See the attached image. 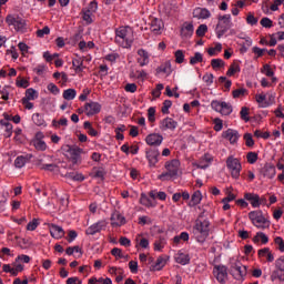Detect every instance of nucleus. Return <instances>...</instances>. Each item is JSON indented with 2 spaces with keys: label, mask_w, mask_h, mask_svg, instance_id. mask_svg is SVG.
<instances>
[{
  "label": "nucleus",
  "mask_w": 284,
  "mask_h": 284,
  "mask_svg": "<svg viewBox=\"0 0 284 284\" xmlns=\"http://www.w3.org/2000/svg\"><path fill=\"white\" fill-rule=\"evenodd\" d=\"M115 43L121 48H132V43H134V32L132 28L120 27L115 29Z\"/></svg>",
  "instance_id": "1"
},
{
  "label": "nucleus",
  "mask_w": 284,
  "mask_h": 284,
  "mask_svg": "<svg viewBox=\"0 0 284 284\" xmlns=\"http://www.w3.org/2000/svg\"><path fill=\"white\" fill-rule=\"evenodd\" d=\"M193 236L200 245H203L207 241V236H210V221L199 217L193 226Z\"/></svg>",
  "instance_id": "2"
},
{
  "label": "nucleus",
  "mask_w": 284,
  "mask_h": 284,
  "mask_svg": "<svg viewBox=\"0 0 284 284\" xmlns=\"http://www.w3.org/2000/svg\"><path fill=\"white\" fill-rule=\"evenodd\" d=\"M233 26L234 23H232L231 14L219 16L217 24L215 28L217 39H222V37L227 32V30H231Z\"/></svg>",
  "instance_id": "3"
},
{
  "label": "nucleus",
  "mask_w": 284,
  "mask_h": 284,
  "mask_svg": "<svg viewBox=\"0 0 284 284\" xmlns=\"http://www.w3.org/2000/svg\"><path fill=\"white\" fill-rule=\"evenodd\" d=\"M179 168H181V162L179 160H172L165 163L166 172L160 174L158 179L160 181H168V179H172L179 174Z\"/></svg>",
  "instance_id": "4"
},
{
  "label": "nucleus",
  "mask_w": 284,
  "mask_h": 284,
  "mask_svg": "<svg viewBox=\"0 0 284 284\" xmlns=\"http://www.w3.org/2000/svg\"><path fill=\"white\" fill-rule=\"evenodd\" d=\"M63 150L70 154V159L73 165H81L83 161V154H85L83 149L77 145H65Z\"/></svg>",
  "instance_id": "5"
},
{
  "label": "nucleus",
  "mask_w": 284,
  "mask_h": 284,
  "mask_svg": "<svg viewBox=\"0 0 284 284\" xmlns=\"http://www.w3.org/2000/svg\"><path fill=\"white\" fill-rule=\"evenodd\" d=\"M226 168L230 170L232 179H239L241 176V170H243V166L239 159L230 155L226 159Z\"/></svg>",
  "instance_id": "6"
},
{
  "label": "nucleus",
  "mask_w": 284,
  "mask_h": 284,
  "mask_svg": "<svg viewBox=\"0 0 284 284\" xmlns=\"http://www.w3.org/2000/svg\"><path fill=\"white\" fill-rule=\"evenodd\" d=\"M6 23H8V26H13L17 32H23L24 30H28V23L23 18L19 16L8 14L6 18Z\"/></svg>",
  "instance_id": "7"
},
{
  "label": "nucleus",
  "mask_w": 284,
  "mask_h": 284,
  "mask_svg": "<svg viewBox=\"0 0 284 284\" xmlns=\"http://www.w3.org/2000/svg\"><path fill=\"white\" fill-rule=\"evenodd\" d=\"M145 156L150 168H156V163H159V156H161V151H159L158 148H149L145 150Z\"/></svg>",
  "instance_id": "8"
},
{
  "label": "nucleus",
  "mask_w": 284,
  "mask_h": 284,
  "mask_svg": "<svg viewBox=\"0 0 284 284\" xmlns=\"http://www.w3.org/2000/svg\"><path fill=\"white\" fill-rule=\"evenodd\" d=\"M105 227H108V222H105V220H100V221L93 223L92 225H90L85 230V234H87V236H94V234H101V232H103V230H105Z\"/></svg>",
  "instance_id": "9"
},
{
  "label": "nucleus",
  "mask_w": 284,
  "mask_h": 284,
  "mask_svg": "<svg viewBox=\"0 0 284 284\" xmlns=\"http://www.w3.org/2000/svg\"><path fill=\"white\" fill-rule=\"evenodd\" d=\"M232 272H234V278L241 281L247 276V266L242 265L241 262H235L231 265Z\"/></svg>",
  "instance_id": "10"
},
{
  "label": "nucleus",
  "mask_w": 284,
  "mask_h": 284,
  "mask_svg": "<svg viewBox=\"0 0 284 284\" xmlns=\"http://www.w3.org/2000/svg\"><path fill=\"white\" fill-rule=\"evenodd\" d=\"M110 221L112 227H122V225H125V223H128L125 216H123V214H121V212L119 211L112 212Z\"/></svg>",
  "instance_id": "11"
},
{
  "label": "nucleus",
  "mask_w": 284,
  "mask_h": 284,
  "mask_svg": "<svg viewBox=\"0 0 284 284\" xmlns=\"http://www.w3.org/2000/svg\"><path fill=\"white\" fill-rule=\"evenodd\" d=\"M101 112V104L99 102H87L84 104V113L87 116H94V114H99Z\"/></svg>",
  "instance_id": "12"
},
{
  "label": "nucleus",
  "mask_w": 284,
  "mask_h": 284,
  "mask_svg": "<svg viewBox=\"0 0 284 284\" xmlns=\"http://www.w3.org/2000/svg\"><path fill=\"white\" fill-rule=\"evenodd\" d=\"M145 143L151 148H159V145L163 143V135L159 133H151L145 138Z\"/></svg>",
  "instance_id": "13"
},
{
  "label": "nucleus",
  "mask_w": 284,
  "mask_h": 284,
  "mask_svg": "<svg viewBox=\"0 0 284 284\" xmlns=\"http://www.w3.org/2000/svg\"><path fill=\"white\" fill-rule=\"evenodd\" d=\"M179 128V122L174 121L172 118H165L160 122V130L165 132V130H171L174 132Z\"/></svg>",
  "instance_id": "14"
},
{
  "label": "nucleus",
  "mask_w": 284,
  "mask_h": 284,
  "mask_svg": "<svg viewBox=\"0 0 284 284\" xmlns=\"http://www.w3.org/2000/svg\"><path fill=\"white\" fill-rule=\"evenodd\" d=\"M136 61L140 68H145L150 63V53L145 49L138 50Z\"/></svg>",
  "instance_id": "15"
},
{
  "label": "nucleus",
  "mask_w": 284,
  "mask_h": 284,
  "mask_svg": "<svg viewBox=\"0 0 284 284\" xmlns=\"http://www.w3.org/2000/svg\"><path fill=\"white\" fill-rule=\"evenodd\" d=\"M49 231L52 236V239H63L65 236V231L63 227L57 225V224H50L49 225Z\"/></svg>",
  "instance_id": "16"
},
{
  "label": "nucleus",
  "mask_w": 284,
  "mask_h": 284,
  "mask_svg": "<svg viewBox=\"0 0 284 284\" xmlns=\"http://www.w3.org/2000/svg\"><path fill=\"white\" fill-rule=\"evenodd\" d=\"M194 34V24L192 22H185L181 28V37L182 39H192Z\"/></svg>",
  "instance_id": "17"
},
{
  "label": "nucleus",
  "mask_w": 284,
  "mask_h": 284,
  "mask_svg": "<svg viewBox=\"0 0 284 284\" xmlns=\"http://www.w3.org/2000/svg\"><path fill=\"white\" fill-rule=\"evenodd\" d=\"M248 219L252 221L253 225L256 223H265V221H267L263 215V211H251L248 213Z\"/></svg>",
  "instance_id": "18"
},
{
  "label": "nucleus",
  "mask_w": 284,
  "mask_h": 284,
  "mask_svg": "<svg viewBox=\"0 0 284 284\" xmlns=\"http://www.w3.org/2000/svg\"><path fill=\"white\" fill-rule=\"evenodd\" d=\"M244 200L248 201L252 207H261V196L256 193H244Z\"/></svg>",
  "instance_id": "19"
},
{
  "label": "nucleus",
  "mask_w": 284,
  "mask_h": 284,
  "mask_svg": "<svg viewBox=\"0 0 284 284\" xmlns=\"http://www.w3.org/2000/svg\"><path fill=\"white\" fill-rule=\"evenodd\" d=\"M193 17L195 19H210L212 13L206 8L197 7L193 10Z\"/></svg>",
  "instance_id": "20"
},
{
  "label": "nucleus",
  "mask_w": 284,
  "mask_h": 284,
  "mask_svg": "<svg viewBox=\"0 0 284 284\" xmlns=\"http://www.w3.org/2000/svg\"><path fill=\"white\" fill-rule=\"evenodd\" d=\"M241 135H239V131L233 130V129H229L226 131L223 132V138L227 139V141H230V143L234 144L239 141V138Z\"/></svg>",
  "instance_id": "21"
},
{
  "label": "nucleus",
  "mask_w": 284,
  "mask_h": 284,
  "mask_svg": "<svg viewBox=\"0 0 284 284\" xmlns=\"http://www.w3.org/2000/svg\"><path fill=\"white\" fill-rule=\"evenodd\" d=\"M164 23L163 20L153 18L151 21V32L153 34H161V30H163Z\"/></svg>",
  "instance_id": "22"
},
{
  "label": "nucleus",
  "mask_w": 284,
  "mask_h": 284,
  "mask_svg": "<svg viewBox=\"0 0 284 284\" xmlns=\"http://www.w3.org/2000/svg\"><path fill=\"white\" fill-rule=\"evenodd\" d=\"M258 258H266L268 263H274V254L270 251V247H264L257 251Z\"/></svg>",
  "instance_id": "23"
},
{
  "label": "nucleus",
  "mask_w": 284,
  "mask_h": 284,
  "mask_svg": "<svg viewBox=\"0 0 284 284\" xmlns=\"http://www.w3.org/2000/svg\"><path fill=\"white\" fill-rule=\"evenodd\" d=\"M84 59L79 57V54H75V58L72 60V67L74 68V71L77 74L83 72L85 70V67L83 65Z\"/></svg>",
  "instance_id": "24"
},
{
  "label": "nucleus",
  "mask_w": 284,
  "mask_h": 284,
  "mask_svg": "<svg viewBox=\"0 0 284 284\" xmlns=\"http://www.w3.org/2000/svg\"><path fill=\"white\" fill-rule=\"evenodd\" d=\"M214 270H216V280L219 283H223L227 277V267L224 265H217L214 266Z\"/></svg>",
  "instance_id": "25"
},
{
  "label": "nucleus",
  "mask_w": 284,
  "mask_h": 284,
  "mask_svg": "<svg viewBox=\"0 0 284 284\" xmlns=\"http://www.w3.org/2000/svg\"><path fill=\"white\" fill-rule=\"evenodd\" d=\"M156 74H166V77H170L172 74V63L170 61L162 63L156 69Z\"/></svg>",
  "instance_id": "26"
},
{
  "label": "nucleus",
  "mask_w": 284,
  "mask_h": 284,
  "mask_svg": "<svg viewBox=\"0 0 284 284\" xmlns=\"http://www.w3.org/2000/svg\"><path fill=\"white\" fill-rule=\"evenodd\" d=\"M31 145H33V148L38 152H45V150H48V144L45 143V141L38 138L31 142Z\"/></svg>",
  "instance_id": "27"
},
{
  "label": "nucleus",
  "mask_w": 284,
  "mask_h": 284,
  "mask_svg": "<svg viewBox=\"0 0 284 284\" xmlns=\"http://www.w3.org/2000/svg\"><path fill=\"white\" fill-rule=\"evenodd\" d=\"M201 201H203V194L201 193V191H195L191 196V201L189 202V205L190 207H194L199 205Z\"/></svg>",
  "instance_id": "28"
},
{
  "label": "nucleus",
  "mask_w": 284,
  "mask_h": 284,
  "mask_svg": "<svg viewBox=\"0 0 284 284\" xmlns=\"http://www.w3.org/2000/svg\"><path fill=\"white\" fill-rule=\"evenodd\" d=\"M253 243H262V245H267V243H270V237H267L263 232H257L253 237Z\"/></svg>",
  "instance_id": "29"
},
{
  "label": "nucleus",
  "mask_w": 284,
  "mask_h": 284,
  "mask_svg": "<svg viewBox=\"0 0 284 284\" xmlns=\"http://www.w3.org/2000/svg\"><path fill=\"white\" fill-rule=\"evenodd\" d=\"M181 241H183L184 243H187V241H190V233L182 232L181 234L175 235L173 237V245H179Z\"/></svg>",
  "instance_id": "30"
},
{
  "label": "nucleus",
  "mask_w": 284,
  "mask_h": 284,
  "mask_svg": "<svg viewBox=\"0 0 284 284\" xmlns=\"http://www.w3.org/2000/svg\"><path fill=\"white\" fill-rule=\"evenodd\" d=\"M264 176H266V179H274V176H276V166L266 164L264 166Z\"/></svg>",
  "instance_id": "31"
},
{
  "label": "nucleus",
  "mask_w": 284,
  "mask_h": 284,
  "mask_svg": "<svg viewBox=\"0 0 284 284\" xmlns=\"http://www.w3.org/2000/svg\"><path fill=\"white\" fill-rule=\"evenodd\" d=\"M150 199H159V201H165L168 199V194L163 191L158 192L156 190L150 191L149 193Z\"/></svg>",
  "instance_id": "32"
},
{
  "label": "nucleus",
  "mask_w": 284,
  "mask_h": 284,
  "mask_svg": "<svg viewBox=\"0 0 284 284\" xmlns=\"http://www.w3.org/2000/svg\"><path fill=\"white\" fill-rule=\"evenodd\" d=\"M271 281H280L281 283H284V271L275 268L271 274Z\"/></svg>",
  "instance_id": "33"
},
{
  "label": "nucleus",
  "mask_w": 284,
  "mask_h": 284,
  "mask_svg": "<svg viewBox=\"0 0 284 284\" xmlns=\"http://www.w3.org/2000/svg\"><path fill=\"white\" fill-rule=\"evenodd\" d=\"M32 121L34 125H38L39 128L43 126L45 128V120L43 119V115L41 113H33L32 114Z\"/></svg>",
  "instance_id": "34"
},
{
  "label": "nucleus",
  "mask_w": 284,
  "mask_h": 284,
  "mask_svg": "<svg viewBox=\"0 0 284 284\" xmlns=\"http://www.w3.org/2000/svg\"><path fill=\"white\" fill-rule=\"evenodd\" d=\"M255 100L261 108H270V102H267V95H265L264 93L256 94Z\"/></svg>",
  "instance_id": "35"
},
{
  "label": "nucleus",
  "mask_w": 284,
  "mask_h": 284,
  "mask_svg": "<svg viewBox=\"0 0 284 284\" xmlns=\"http://www.w3.org/2000/svg\"><path fill=\"white\" fill-rule=\"evenodd\" d=\"M62 97L65 101H74L77 99V90L67 89L63 91Z\"/></svg>",
  "instance_id": "36"
},
{
  "label": "nucleus",
  "mask_w": 284,
  "mask_h": 284,
  "mask_svg": "<svg viewBox=\"0 0 284 284\" xmlns=\"http://www.w3.org/2000/svg\"><path fill=\"white\" fill-rule=\"evenodd\" d=\"M10 92H12V88L10 85L0 87V94L3 101H10Z\"/></svg>",
  "instance_id": "37"
},
{
  "label": "nucleus",
  "mask_w": 284,
  "mask_h": 284,
  "mask_svg": "<svg viewBox=\"0 0 284 284\" xmlns=\"http://www.w3.org/2000/svg\"><path fill=\"white\" fill-rule=\"evenodd\" d=\"M135 242H136V245L142 247L143 250H148V247H150V241L143 237V235H138L135 237Z\"/></svg>",
  "instance_id": "38"
},
{
  "label": "nucleus",
  "mask_w": 284,
  "mask_h": 284,
  "mask_svg": "<svg viewBox=\"0 0 284 284\" xmlns=\"http://www.w3.org/2000/svg\"><path fill=\"white\" fill-rule=\"evenodd\" d=\"M140 203L141 205H144V207H156V204H154V202H152L145 193L141 194Z\"/></svg>",
  "instance_id": "39"
},
{
  "label": "nucleus",
  "mask_w": 284,
  "mask_h": 284,
  "mask_svg": "<svg viewBox=\"0 0 284 284\" xmlns=\"http://www.w3.org/2000/svg\"><path fill=\"white\" fill-rule=\"evenodd\" d=\"M168 244V240H165L164 236H160L155 242H154V251L155 252H161L163 247Z\"/></svg>",
  "instance_id": "40"
},
{
  "label": "nucleus",
  "mask_w": 284,
  "mask_h": 284,
  "mask_svg": "<svg viewBox=\"0 0 284 284\" xmlns=\"http://www.w3.org/2000/svg\"><path fill=\"white\" fill-rule=\"evenodd\" d=\"M52 125L55 130L60 128H68V118L62 116L60 120H52Z\"/></svg>",
  "instance_id": "41"
},
{
  "label": "nucleus",
  "mask_w": 284,
  "mask_h": 284,
  "mask_svg": "<svg viewBox=\"0 0 284 284\" xmlns=\"http://www.w3.org/2000/svg\"><path fill=\"white\" fill-rule=\"evenodd\" d=\"M83 128H84V130H87V132L90 136H99V132L97 130H94V128L92 126V123L90 121H85L83 123Z\"/></svg>",
  "instance_id": "42"
},
{
  "label": "nucleus",
  "mask_w": 284,
  "mask_h": 284,
  "mask_svg": "<svg viewBox=\"0 0 284 284\" xmlns=\"http://www.w3.org/2000/svg\"><path fill=\"white\" fill-rule=\"evenodd\" d=\"M38 98H39V93H37V90L30 88V89H27L26 97L22 99H27V101H34Z\"/></svg>",
  "instance_id": "43"
},
{
  "label": "nucleus",
  "mask_w": 284,
  "mask_h": 284,
  "mask_svg": "<svg viewBox=\"0 0 284 284\" xmlns=\"http://www.w3.org/2000/svg\"><path fill=\"white\" fill-rule=\"evenodd\" d=\"M176 263H179L180 265L190 264V255L184 254V253H180L176 257Z\"/></svg>",
  "instance_id": "44"
},
{
  "label": "nucleus",
  "mask_w": 284,
  "mask_h": 284,
  "mask_svg": "<svg viewBox=\"0 0 284 284\" xmlns=\"http://www.w3.org/2000/svg\"><path fill=\"white\" fill-rule=\"evenodd\" d=\"M211 67L213 70H219V68H225V61L223 59H212Z\"/></svg>",
  "instance_id": "45"
},
{
  "label": "nucleus",
  "mask_w": 284,
  "mask_h": 284,
  "mask_svg": "<svg viewBox=\"0 0 284 284\" xmlns=\"http://www.w3.org/2000/svg\"><path fill=\"white\" fill-rule=\"evenodd\" d=\"M203 62V54L201 52H195L194 57L190 58V64L196 65V63Z\"/></svg>",
  "instance_id": "46"
},
{
  "label": "nucleus",
  "mask_w": 284,
  "mask_h": 284,
  "mask_svg": "<svg viewBox=\"0 0 284 284\" xmlns=\"http://www.w3.org/2000/svg\"><path fill=\"white\" fill-rule=\"evenodd\" d=\"M26 163H28V159L23 155H20L14 160V166L18 169L26 166Z\"/></svg>",
  "instance_id": "47"
},
{
  "label": "nucleus",
  "mask_w": 284,
  "mask_h": 284,
  "mask_svg": "<svg viewBox=\"0 0 284 284\" xmlns=\"http://www.w3.org/2000/svg\"><path fill=\"white\" fill-rule=\"evenodd\" d=\"M246 161L251 165H254V163H256V161H258V153H256V152H248L247 155H246Z\"/></svg>",
  "instance_id": "48"
},
{
  "label": "nucleus",
  "mask_w": 284,
  "mask_h": 284,
  "mask_svg": "<svg viewBox=\"0 0 284 284\" xmlns=\"http://www.w3.org/2000/svg\"><path fill=\"white\" fill-rule=\"evenodd\" d=\"M236 72H241V67L237 63H233L229 68L226 74H227V77H234V74H236Z\"/></svg>",
  "instance_id": "49"
},
{
  "label": "nucleus",
  "mask_w": 284,
  "mask_h": 284,
  "mask_svg": "<svg viewBox=\"0 0 284 284\" xmlns=\"http://www.w3.org/2000/svg\"><path fill=\"white\" fill-rule=\"evenodd\" d=\"M148 119L150 123H154V121H156V109L154 106H150L148 109Z\"/></svg>",
  "instance_id": "50"
},
{
  "label": "nucleus",
  "mask_w": 284,
  "mask_h": 284,
  "mask_svg": "<svg viewBox=\"0 0 284 284\" xmlns=\"http://www.w3.org/2000/svg\"><path fill=\"white\" fill-rule=\"evenodd\" d=\"M240 116L242 121H245L247 123V121H250V108L243 106L240 111Z\"/></svg>",
  "instance_id": "51"
},
{
  "label": "nucleus",
  "mask_w": 284,
  "mask_h": 284,
  "mask_svg": "<svg viewBox=\"0 0 284 284\" xmlns=\"http://www.w3.org/2000/svg\"><path fill=\"white\" fill-rule=\"evenodd\" d=\"M221 114H223L224 116L232 114V105H230V103L227 102H222Z\"/></svg>",
  "instance_id": "52"
},
{
  "label": "nucleus",
  "mask_w": 284,
  "mask_h": 284,
  "mask_svg": "<svg viewBox=\"0 0 284 284\" xmlns=\"http://www.w3.org/2000/svg\"><path fill=\"white\" fill-rule=\"evenodd\" d=\"M163 267H165V258L159 257L155 264L153 265V270H155V272H159L163 270Z\"/></svg>",
  "instance_id": "53"
},
{
  "label": "nucleus",
  "mask_w": 284,
  "mask_h": 284,
  "mask_svg": "<svg viewBox=\"0 0 284 284\" xmlns=\"http://www.w3.org/2000/svg\"><path fill=\"white\" fill-rule=\"evenodd\" d=\"M260 24L262 28H274V22L270 18H262Z\"/></svg>",
  "instance_id": "54"
},
{
  "label": "nucleus",
  "mask_w": 284,
  "mask_h": 284,
  "mask_svg": "<svg viewBox=\"0 0 284 284\" xmlns=\"http://www.w3.org/2000/svg\"><path fill=\"white\" fill-rule=\"evenodd\" d=\"M16 85H17V88L26 89V88H29L30 82L23 78H17Z\"/></svg>",
  "instance_id": "55"
},
{
  "label": "nucleus",
  "mask_w": 284,
  "mask_h": 284,
  "mask_svg": "<svg viewBox=\"0 0 284 284\" xmlns=\"http://www.w3.org/2000/svg\"><path fill=\"white\" fill-rule=\"evenodd\" d=\"M245 94H247L245 88L236 89L233 91V99H241V97H245Z\"/></svg>",
  "instance_id": "56"
},
{
  "label": "nucleus",
  "mask_w": 284,
  "mask_h": 284,
  "mask_svg": "<svg viewBox=\"0 0 284 284\" xmlns=\"http://www.w3.org/2000/svg\"><path fill=\"white\" fill-rule=\"evenodd\" d=\"M219 82L224 84L225 91L230 92V88H232V81L227 80L226 77H220Z\"/></svg>",
  "instance_id": "57"
},
{
  "label": "nucleus",
  "mask_w": 284,
  "mask_h": 284,
  "mask_svg": "<svg viewBox=\"0 0 284 284\" xmlns=\"http://www.w3.org/2000/svg\"><path fill=\"white\" fill-rule=\"evenodd\" d=\"M244 141H245L246 148H254V138H252L251 133L244 134Z\"/></svg>",
  "instance_id": "58"
},
{
  "label": "nucleus",
  "mask_w": 284,
  "mask_h": 284,
  "mask_svg": "<svg viewBox=\"0 0 284 284\" xmlns=\"http://www.w3.org/2000/svg\"><path fill=\"white\" fill-rule=\"evenodd\" d=\"M172 108V101L165 100L161 109L162 114H170V109Z\"/></svg>",
  "instance_id": "59"
},
{
  "label": "nucleus",
  "mask_w": 284,
  "mask_h": 284,
  "mask_svg": "<svg viewBox=\"0 0 284 284\" xmlns=\"http://www.w3.org/2000/svg\"><path fill=\"white\" fill-rule=\"evenodd\" d=\"M205 32H207V26L206 24H200L199 28L195 31V34L197 37H205Z\"/></svg>",
  "instance_id": "60"
},
{
  "label": "nucleus",
  "mask_w": 284,
  "mask_h": 284,
  "mask_svg": "<svg viewBox=\"0 0 284 284\" xmlns=\"http://www.w3.org/2000/svg\"><path fill=\"white\" fill-rule=\"evenodd\" d=\"M82 12H83V14H82L83 21H85V23L88 26H90V23H92V13L90 11H87V10H83Z\"/></svg>",
  "instance_id": "61"
},
{
  "label": "nucleus",
  "mask_w": 284,
  "mask_h": 284,
  "mask_svg": "<svg viewBox=\"0 0 284 284\" xmlns=\"http://www.w3.org/2000/svg\"><path fill=\"white\" fill-rule=\"evenodd\" d=\"M185 61V54L183 53V50L175 51V62L183 63Z\"/></svg>",
  "instance_id": "62"
},
{
  "label": "nucleus",
  "mask_w": 284,
  "mask_h": 284,
  "mask_svg": "<svg viewBox=\"0 0 284 284\" xmlns=\"http://www.w3.org/2000/svg\"><path fill=\"white\" fill-rule=\"evenodd\" d=\"M274 243H275V245H277V250H280V252H284V240H283V237H281V236L275 237Z\"/></svg>",
  "instance_id": "63"
},
{
  "label": "nucleus",
  "mask_w": 284,
  "mask_h": 284,
  "mask_svg": "<svg viewBox=\"0 0 284 284\" xmlns=\"http://www.w3.org/2000/svg\"><path fill=\"white\" fill-rule=\"evenodd\" d=\"M275 267L276 270H282L284 271V256H281L275 261Z\"/></svg>",
  "instance_id": "64"
}]
</instances>
